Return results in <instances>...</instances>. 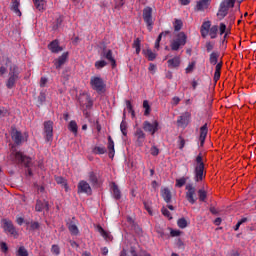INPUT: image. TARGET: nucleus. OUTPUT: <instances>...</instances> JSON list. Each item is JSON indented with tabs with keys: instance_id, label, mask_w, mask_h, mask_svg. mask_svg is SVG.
I'll list each match as a JSON object with an SVG mask.
<instances>
[{
	"instance_id": "obj_43",
	"label": "nucleus",
	"mask_w": 256,
	"mask_h": 256,
	"mask_svg": "<svg viewBox=\"0 0 256 256\" xmlns=\"http://www.w3.org/2000/svg\"><path fill=\"white\" fill-rule=\"evenodd\" d=\"M17 256H29V252L23 246H21L17 251Z\"/></svg>"
},
{
	"instance_id": "obj_7",
	"label": "nucleus",
	"mask_w": 256,
	"mask_h": 256,
	"mask_svg": "<svg viewBox=\"0 0 256 256\" xmlns=\"http://www.w3.org/2000/svg\"><path fill=\"white\" fill-rule=\"evenodd\" d=\"M143 129H144V131H146V133L155 135V133H157V131H159V122H157V120H155L153 123H151L149 121H145L143 123Z\"/></svg>"
},
{
	"instance_id": "obj_31",
	"label": "nucleus",
	"mask_w": 256,
	"mask_h": 256,
	"mask_svg": "<svg viewBox=\"0 0 256 256\" xmlns=\"http://www.w3.org/2000/svg\"><path fill=\"white\" fill-rule=\"evenodd\" d=\"M112 194L115 199H121V190L115 183L112 184Z\"/></svg>"
},
{
	"instance_id": "obj_59",
	"label": "nucleus",
	"mask_w": 256,
	"mask_h": 256,
	"mask_svg": "<svg viewBox=\"0 0 256 256\" xmlns=\"http://www.w3.org/2000/svg\"><path fill=\"white\" fill-rule=\"evenodd\" d=\"M144 207L146 211L149 213V215H153V211L151 210V206H149L147 203H144Z\"/></svg>"
},
{
	"instance_id": "obj_42",
	"label": "nucleus",
	"mask_w": 256,
	"mask_h": 256,
	"mask_svg": "<svg viewBox=\"0 0 256 256\" xmlns=\"http://www.w3.org/2000/svg\"><path fill=\"white\" fill-rule=\"evenodd\" d=\"M126 109L129 113H131L132 117H135V110H133V105L129 100L126 101Z\"/></svg>"
},
{
	"instance_id": "obj_5",
	"label": "nucleus",
	"mask_w": 256,
	"mask_h": 256,
	"mask_svg": "<svg viewBox=\"0 0 256 256\" xmlns=\"http://www.w3.org/2000/svg\"><path fill=\"white\" fill-rule=\"evenodd\" d=\"M143 19L147 25L148 31H153V9L151 7L144 8Z\"/></svg>"
},
{
	"instance_id": "obj_58",
	"label": "nucleus",
	"mask_w": 256,
	"mask_h": 256,
	"mask_svg": "<svg viewBox=\"0 0 256 256\" xmlns=\"http://www.w3.org/2000/svg\"><path fill=\"white\" fill-rule=\"evenodd\" d=\"M45 85H47V78L42 77L40 80V87H45Z\"/></svg>"
},
{
	"instance_id": "obj_20",
	"label": "nucleus",
	"mask_w": 256,
	"mask_h": 256,
	"mask_svg": "<svg viewBox=\"0 0 256 256\" xmlns=\"http://www.w3.org/2000/svg\"><path fill=\"white\" fill-rule=\"evenodd\" d=\"M35 209L38 212H41L43 210L49 211V202H47L45 200H43V201L37 200Z\"/></svg>"
},
{
	"instance_id": "obj_37",
	"label": "nucleus",
	"mask_w": 256,
	"mask_h": 256,
	"mask_svg": "<svg viewBox=\"0 0 256 256\" xmlns=\"http://www.w3.org/2000/svg\"><path fill=\"white\" fill-rule=\"evenodd\" d=\"M133 48L135 49L137 55L141 53V40H139V38L134 40Z\"/></svg>"
},
{
	"instance_id": "obj_61",
	"label": "nucleus",
	"mask_w": 256,
	"mask_h": 256,
	"mask_svg": "<svg viewBox=\"0 0 256 256\" xmlns=\"http://www.w3.org/2000/svg\"><path fill=\"white\" fill-rule=\"evenodd\" d=\"M180 101H181V99L177 96L172 99L173 105H179Z\"/></svg>"
},
{
	"instance_id": "obj_33",
	"label": "nucleus",
	"mask_w": 256,
	"mask_h": 256,
	"mask_svg": "<svg viewBox=\"0 0 256 256\" xmlns=\"http://www.w3.org/2000/svg\"><path fill=\"white\" fill-rule=\"evenodd\" d=\"M93 153H95L96 155H105V153H107V149L105 148V146H96L93 149Z\"/></svg>"
},
{
	"instance_id": "obj_60",
	"label": "nucleus",
	"mask_w": 256,
	"mask_h": 256,
	"mask_svg": "<svg viewBox=\"0 0 256 256\" xmlns=\"http://www.w3.org/2000/svg\"><path fill=\"white\" fill-rule=\"evenodd\" d=\"M218 79H221V72H214V81L217 82Z\"/></svg>"
},
{
	"instance_id": "obj_53",
	"label": "nucleus",
	"mask_w": 256,
	"mask_h": 256,
	"mask_svg": "<svg viewBox=\"0 0 256 256\" xmlns=\"http://www.w3.org/2000/svg\"><path fill=\"white\" fill-rule=\"evenodd\" d=\"M150 153H151V155H153L154 157H157V155H159V148L153 146V147L150 149Z\"/></svg>"
},
{
	"instance_id": "obj_22",
	"label": "nucleus",
	"mask_w": 256,
	"mask_h": 256,
	"mask_svg": "<svg viewBox=\"0 0 256 256\" xmlns=\"http://www.w3.org/2000/svg\"><path fill=\"white\" fill-rule=\"evenodd\" d=\"M108 151L110 159H113L115 157V142L111 136L108 137Z\"/></svg>"
},
{
	"instance_id": "obj_26",
	"label": "nucleus",
	"mask_w": 256,
	"mask_h": 256,
	"mask_svg": "<svg viewBox=\"0 0 256 256\" xmlns=\"http://www.w3.org/2000/svg\"><path fill=\"white\" fill-rule=\"evenodd\" d=\"M19 5V0H12L11 11H13L18 17H21V10H19Z\"/></svg>"
},
{
	"instance_id": "obj_15",
	"label": "nucleus",
	"mask_w": 256,
	"mask_h": 256,
	"mask_svg": "<svg viewBox=\"0 0 256 256\" xmlns=\"http://www.w3.org/2000/svg\"><path fill=\"white\" fill-rule=\"evenodd\" d=\"M44 131L46 133V141H51L53 139V122H45Z\"/></svg>"
},
{
	"instance_id": "obj_55",
	"label": "nucleus",
	"mask_w": 256,
	"mask_h": 256,
	"mask_svg": "<svg viewBox=\"0 0 256 256\" xmlns=\"http://www.w3.org/2000/svg\"><path fill=\"white\" fill-rule=\"evenodd\" d=\"M170 235H171V237H179V235H181V231H179V230H171L170 231Z\"/></svg>"
},
{
	"instance_id": "obj_6",
	"label": "nucleus",
	"mask_w": 256,
	"mask_h": 256,
	"mask_svg": "<svg viewBox=\"0 0 256 256\" xmlns=\"http://www.w3.org/2000/svg\"><path fill=\"white\" fill-rule=\"evenodd\" d=\"M90 85L94 91H102L105 89V82H103V78L99 76H92L90 79Z\"/></svg>"
},
{
	"instance_id": "obj_3",
	"label": "nucleus",
	"mask_w": 256,
	"mask_h": 256,
	"mask_svg": "<svg viewBox=\"0 0 256 256\" xmlns=\"http://www.w3.org/2000/svg\"><path fill=\"white\" fill-rule=\"evenodd\" d=\"M235 0H224L220 3L219 10L217 12V18L219 21H223L225 17H227V14L229 13V9L231 7H234Z\"/></svg>"
},
{
	"instance_id": "obj_63",
	"label": "nucleus",
	"mask_w": 256,
	"mask_h": 256,
	"mask_svg": "<svg viewBox=\"0 0 256 256\" xmlns=\"http://www.w3.org/2000/svg\"><path fill=\"white\" fill-rule=\"evenodd\" d=\"M31 229H39V223L38 222H34L31 224Z\"/></svg>"
},
{
	"instance_id": "obj_17",
	"label": "nucleus",
	"mask_w": 256,
	"mask_h": 256,
	"mask_svg": "<svg viewBox=\"0 0 256 256\" xmlns=\"http://www.w3.org/2000/svg\"><path fill=\"white\" fill-rule=\"evenodd\" d=\"M100 57L102 59H107L108 61H110V63H112V66L115 67V58H113V51L109 50V49H103V51L100 53Z\"/></svg>"
},
{
	"instance_id": "obj_47",
	"label": "nucleus",
	"mask_w": 256,
	"mask_h": 256,
	"mask_svg": "<svg viewBox=\"0 0 256 256\" xmlns=\"http://www.w3.org/2000/svg\"><path fill=\"white\" fill-rule=\"evenodd\" d=\"M185 183H187V178L182 177L180 179L176 180V187H183V185H185Z\"/></svg>"
},
{
	"instance_id": "obj_34",
	"label": "nucleus",
	"mask_w": 256,
	"mask_h": 256,
	"mask_svg": "<svg viewBox=\"0 0 256 256\" xmlns=\"http://www.w3.org/2000/svg\"><path fill=\"white\" fill-rule=\"evenodd\" d=\"M68 129L69 131H71V133H74V135H77V131H78L77 122H75L74 120L70 121L68 125Z\"/></svg>"
},
{
	"instance_id": "obj_50",
	"label": "nucleus",
	"mask_w": 256,
	"mask_h": 256,
	"mask_svg": "<svg viewBox=\"0 0 256 256\" xmlns=\"http://www.w3.org/2000/svg\"><path fill=\"white\" fill-rule=\"evenodd\" d=\"M198 195L200 201H205V199H207V192H205V190H199Z\"/></svg>"
},
{
	"instance_id": "obj_32",
	"label": "nucleus",
	"mask_w": 256,
	"mask_h": 256,
	"mask_svg": "<svg viewBox=\"0 0 256 256\" xmlns=\"http://www.w3.org/2000/svg\"><path fill=\"white\" fill-rule=\"evenodd\" d=\"M219 33L220 35H224V39H227V36L229 35V30H227V25H225V23H220Z\"/></svg>"
},
{
	"instance_id": "obj_54",
	"label": "nucleus",
	"mask_w": 256,
	"mask_h": 256,
	"mask_svg": "<svg viewBox=\"0 0 256 256\" xmlns=\"http://www.w3.org/2000/svg\"><path fill=\"white\" fill-rule=\"evenodd\" d=\"M162 214L164 215V217H167L168 219H172L171 212H169L167 208H162Z\"/></svg>"
},
{
	"instance_id": "obj_24",
	"label": "nucleus",
	"mask_w": 256,
	"mask_h": 256,
	"mask_svg": "<svg viewBox=\"0 0 256 256\" xmlns=\"http://www.w3.org/2000/svg\"><path fill=\"white\" fill-rule=\"evenodd\" d=\"M97 231H98V233H100V235H101L106 241H112V240H113V236H111V233L105 231V229H103V227L97 226Z\"/></svg>"
},
{
	"instance_id": "obj_27",
	"label": "nucleus",
	"mask_w": 256,
	"mask_h": 256,
	"mask_svg": "<svg viewBox=\"0 0 256 256\" xmlns=\"http://www.w3.org/2000/svg\"><path fill=\"white\" fill-rule=\"evenodd\" d=\"M161 195L166 203H171V191L168 188H162Z\"/></svg>"
},
{
	"instance_id": "obj_62",
	"label": "nucleus",
	"mask_w": 256,
	"mask_h": 256,
	"mask_svg": "<svg viewBox=\"0 0 256 256\" xmlns=\"http://www.w3.org/2000/svg\"><path fill=\"white\" fill-rule=\"evenodd\" d=\"M39 101L41 103H45V93H41L40 96H39Z\"/></svg>"
},
{
	"instance_id": "obj_1",
	"label": "nucleus",
	"mask_w": 256,
	"mask_h": 256,
	"mask_svg": "<svg viewBox=\"0 0 256 256\" xmlns=\"http://www.w3.org/2000/svg\"><path fill=\"white\" fill-rule=\"evenodd\" d=\"M185 45H187V34L179 32L170 42V49L172 51H179Z\"/></svg>"
},
{
	"instance_id": "obj_49",
	"label": "nucleus",
	"mask_w": 256,
	"mask_h": 256,
	"mask_svg": "<svg viewBox=\"0 0 256 256\" xmlns=\"http://www.w3.org/2000/svg\"><path fill=\"white\" fill-rule=\"evenodd\" d=\"M194 69H195V62H190L186 67L185 71L186 73H193Z\"/></svg>"
},
{
	"instance_id": "obj_56",
	"label": "nucleus",
	"mask_w": 256,
	"mask_h": 256,
	"mask_svg": "<svg viewBox=\"0 0 256 256\" xmlns=\"http://www.w3.org/2000/svg\"><path fill=\"white\" fill-rule=\"evenodd\" d=\"M148 70L154 74L155 71H157V66L155 64H150Z\"/></svg>"
},
{
	"instance_id": "obj_23",
	"label": "nucleus",
	"mask_w": 256,
	"mask_h": 256,
	"mask_svg": "<svg viewBox=\"0 0 256 256\" xmlns=\"http://www.w3.org/2000/svg\"><path fill=\"white\" fill-rule=\"evenodd\" d=\"M48 49L51 50L52 53H60V51H63V48L59 46V41L54 40L48 45Z\"/></svg>"
},
{
	"instance_id": "obj_30",
	"label": "nucleus",
	"mask_w": 256,
	"mask_h": 256,
	"mask_svg": "<svg viewBox=\"0 0 256 256\" xmlns=\"http://www.w3.org/2000/svg\"><path fill=\"white\" fill-rule=\"evenodd\" d=\"M218 32H219V26L214 25V26L210 27V30L208 31V35H210L211 39H216Z\"/></svg>"
},
{
	"instance_id": "obj_19",
	"label": "nucleus",
	"mask_w": 256,
	"mask_h": 256,
	"mask_svg": "<svg viewBox=\"0 0 256 256\" xmlns=\"http://www.w3.org/2000/svg\"><path fill=\"white\" fill-rule=\"evenodd\" d=\"M181 65V56H175L168 60V67L170 69H177Z\"/></svg>"
},
{
	"instance_id": "obj_45",
	"label": "nucleus",
	"mask_w": 256,
	"mask_h": 256,
	"mask_svg": "<svg viewBox=\"0 0 256 256\" xmlns=\"http://www.w3.org/2000/svg\"><path fill=\"white\" fill-rule=\"evenodd\" d=\"M177 225L180 229H185V227H187V220L185 218H180L177 221Z\"/></svg>"
},
{
	"instance_id": "obj_18",
	"label": "nucleus",
	"mask_w": 256,
	"mask_h": 256,
	"mask_svg": "<svg viewBox=\"0 0 256 256\" xmlns=\"http://www.w3.org/2000/svg\"><path fill=\"white\" fill-rule=\"evenodd\" d=\"M209 5H211V0H198L196 9L197 11H205V9H209Z\"/></svg>"
},
{
	"instance_id": "obj_57",
	"label": "nucleus",
	"mask_w": 256,
	"mask_h": 256,
	"mask_svg": "<svg viewBox=\"0 0 256 256\" xmlns=\"http://www.w3.org/2000/svg\"><path fill=\"white\" fill-rule=\"evenodd\" d=\"M0 247H1V249H2V251H3L4 253H7L8 249H9V248L7 247V243L2 242L1 245H0Z\"/></svg>"
},
{
	"instance_id": "obj_10",
	"label": "nucleus",
	"mask_w": 256,
	"mask_h": 256,
	"mask_svg": "<svg viewBox=\"0 0 256 256\" xmlns=\"http://www.w3.org/2000/svg\"><path fill=\"white\" fill-rule=\"evenodd\" d=\"M3 229L6 233H9L10 235H13L14 237H17V230H15V227L13 226V222L9 220H3Z\"/></svg>"
},
{
	"instance_id": "obj_52",
	"label": "nucleus",
	"mask_w": 256,
	"mask_h": 256,
	"mask_svg": "<svg viewBox=\"0 0 256 256\" xmlns=\"http://www.w3.org/2000/svg\"><path fill=\"white\" fill-rule=\"evenodd\" d=\"M214 47H215V43H213V42L206 43V50L208 51V53H211V51H213Z\"/></svg>"
},
{
	"instance_id": "obj_14",
	"label": "nucleus",
	"mask_w": 256,
	"mask_h": 256,
	"mask_svg": "<svg viewBox=\"0 0 256 256\" xmlns=\"http://www.w3.org/2000/svg\"><path fill=\"white\" fill-rule=\"evenodd\" d=\"M91 186L87 181L82 180L78 183V193H86L87 195H91Z\"/></svg>"
},
{
	"instance_id": "obj_13",
	"label": "nucleus",
	"mask_w": 256,
	"mask_h": 256,
	"mask_svg": "<svg viewBox=\"0 0 256 256\" xmlns=\"http://www.w3.org/2000/svg\"><path fill=\"white\" fill-rule=\"evenodd\" d=\"M13 155H14L16 161H18V163H24V165H26L27 167H29V165H31V158L23 155V153L14 152Z\"/></svg>"
},
{
	"instance_id": "obj_48",
	"label": "nucleus",
	"mask_w": 256,
	"mask_h": 256,
	"mask_svg": "<svg viewBox=\"0 0 256 256\" xmlns=\"http://www.w3.org/2000/svg\"><path fill=\"white\" fill-rule=\"evenodd\" d=\"M51 253H53V255H59L61 253V249L59 248L58 245H52L51 247Z\"/></svg>"
},
{
	"instance_id": "obj_8",
	"label": "nucleus",
	"mask_w": 256,
	"mask_h": 256,
	"mask_svg": "<svg viewBox=\"0 0 256 256\" xmlns=\"http://www.w3.org/2000/svg\"><path fill=\"white\" fill-rule=\"evenodd\" d=\"M11 137L13 139V141L16 143V145H21V143H23V141H27V134H21V132H19V130L13 128L12 132H11Z\"/></svg>"
},
{
	"instance_id": "obj_38",
	"label": "nucleus",
	"mask_w": 256,
	"mask_h": 256,
	"mask_svg": "<svg viewBox=\"0 0 256 256\" xmlns=\"http://www.w3.org/2000/svg\"><path fill=\"white\" fill-rule=\"evenodd\" d=\"M144 54L149 59V61H154V59L157 57V54H155L151 49L145 50Z\"/></svg>"
},
{
	"instance_id": "obj_4",
	"label": "nucleus",
	"mask_w": 256,
	"mask_h": 256,
	"mask_svg": "<svg viewBox=\"0 0 256 256\" xmlns=\"http://www.w3.org/2000/svg\"><path fill=\"white\" fill-rule=\"evenodd\" d=\"M21 71H19V67L16 65L10 66V72L8 74V79L6 81V87L8 89H13L15 87V83L19 81V74Z\"/></svg>"
},
{
	"instance_id": "obj_25",
	"label": "nucleus",
	"mask_w": 256,
	"mask_h": 256,
	"mask_svg": "<svg viewBox=\"0 0 256 256\" xmlns=\"http://www.w3.org/2000/svg\"><path fill=\"white\" fill-rule=\"evenodd\" d=\"M208 128H207V124H204L201 128H200V142L201 145H203L205 143V139L207 138V133H208Z\"/></svg>"
},
{
	"instance_id": "obj_35",
	"label": "nucleus",
	"mask_w": 256,
	"mask_h": 256,
	"mask_svg": "<svg viewBox=\"0 0 256 256\" xmlns=\"http://www.w3.org/2000/svg\"><path fill=\"white\" fill-rule=\"evenodd\" d=\"M33 1L38 11H43V9H45V0H33Z\"/></svg>"
},
{
	"instance_id": "obj_46",
	"label": "nucleus",
	"mask_w": 256,
	"mask_h": 256,
	"mask_svg": "<svg viewBox=\"0 0 256 256\" xmlns=\"http://www.w3.org/2000/svg\"><path fill=\"white\" fill-rule=\"evenodd\" d=\"M182 27H183V22L181 20H175L174 22L175 31H181Z\"/></svg>"
},
{
	"instance_id": "obj_21",
	"label": "nucleus",
	"mask_w": 256,
	"mask_h": 256,
	"mask_svg": "<svg viewBox=\"0 0 256 256\" xmlns=\"http://www.w3.org/2000/svg\"><path fill=\"white\" fill-rule=\"evenodd\" d=\"M211 29V21H206L202 24L201 26V30H200V33H201V36L202 37H207V35H209V30Z\"/></svg>"
},
{
	"instance_id": "obj_29",
	"label": "nucleus",
	"mask_w": 256,
	"mask_h": 256,
	"mask_svg": "<svg viewBox=\"0 0 256 256\" xmlns=\"http://www.w3.org/2000/svg\"><path fill=\"white\" fill-rule=\"evenodd\" d=\"M126 113H123V120L120 124V131L124 137H127V122L125 121Z\"/></svg>"
},
{
	"instance_id": "obj_36",
	"label": "nucleus",
	"mask_w": 256,
	"mask_h": 256,
	"mask_svg": "<svg viewBox=\"0 0 256 256\" xmlns=\"http://www.w3.org/2000/svg\"><path fill=\"white\" fill-rule=\"evenodd\" d=\"M218 59H219V53L212 52L210 54V63H211V65H217Z\"/></svg>"
},
{
	"instance_id": "obj_9",
	"label": "nucleus",
	"mask_w": 256,
	"mask_h": 256,
	"mask_svg": "<svg viewBox=\"0 0 256 256\" xmlns=\"http://www.w3.org/2000/svg\"><path fill=\"white\" fill-rule=\"evenodd\" d=\"M191 123V113L184 112L177 120L179 127H187Z\"/></svg>"
},
{
	"instance_id": "obj_39",
	"label": "nucleus",
	"mask_w": 256,
	"mask_h": 256,
	"mask_svg": "<svg viewBox=\"0 0 256 256\" xmlns=\"http://www.w3.org/2000/svg\"><path fill=\"white\" fill-rule=\"evenodd\" d=\"M7 67H10V68L13 67L9 59L6 60V66L0 67V76L5 75V73H7Z\"/></svg>"
},
{
	"instance_id": "obj_41",
	"label": "nucleus",
	"mask_w": 256,
	"mask_h": 256,
	"mask_svg": "<svg viewBox=\"0 0 256 256\" xmlns=\"http://www.w3.org/2000/svg\"><path fill=\"white\" fill-rule=\"evenodd\" d=\"M143 107L145 109L144 115H146V116L149 115L151 113V106L149 105V101L144 100L143 101Z\"/></svg>"
},
{
	"instance_id": "obj_51",
	"label": "nucleus",
	"mask_w": 256,
	"mask_h": 256,
	"mask_svg": "<svg viewBox=\"0 0 256 256\" xmlns=\"http://www.w3.org/2000/svg\"><path fill=\"white\" fill-rule=\"evenodd\" d=\"M89 181H90V183H93V184L97 183V175H95V173L91 172L89 174Z\"/></svg>"
},
{
	"instance_id": "obj_64",
	"label": "nucleus",
	"mask_w": 256,
	"mask_h": 256,
	"mask_svg": "<svg viewBox=\"0 0 256 256\" xmlns=\"http://www.w3.org/2000/svg\"><path fill=\"white\" fill-rule=\"evenodd\" d=\"M221 63L216 64L215 71L221 73Z\"/></svg>"
},
{
	"instance_id": "obj_16",
	"label": "nucleus",
	"mask_w": 256,
	"mask_h": 256,
	"mask_svg": "<svg viewBox=\"0 0 256 256\" xmlns=\"http://www.w3.org/2000/svg\"><path fill=\"white\" fill-rule=\"evenodd\" d=\"M134 137L136 139L137 145H139V147H142L143 143H145V132H143L141 128H138L134 133Z\"/></svg>"
},
{
	"instance_id": "obj_12",
	"label": "nucleus",
	"mask_w": 256,
	"mask_h": 256,
	"mask_svg": "<svg viewBox=\"0 0 256 256\" xmlns=\"http://www.w3.org/2000/svg\"><path fill=\"white\" fill-rule=\"evenodd\" d=\"M186 199L187 201H189V203H191L192 205H194L195 203V187H193L192 184H188L186 186Z\"/></svg>"
},
{
	"instance_id": "obj_44",
	"label": "nucleus",
	"mask_w": 256,
	"mask_h": 256,
	"mask_svg": "<svg viewBox=\"0 0 256 256\" xmlns=\"http://www.w3.org/2000/svg\"><path fill=\"white\" fill-rule=\"evenodd\" d=\"M95 67L97 69H103V67H107V61L105 60H98L95 62Z\"/></svg>"
},
{
	"instance_id": "obj_40",
	"label": "nucleus",
	"mask_w": 256,
	"mask_h": 256,
	"mask_svg": "<svg viewBox=\"0 0 256 256\" xmlns=\"http://www.w3.org/2000/svg\"><path fill=\"white\" fill-rule=\"evenodd\" d=\"M56 183H58V185H63V187H65L66 191H67V180H65L63 177L61 176H57L55 178Z\"/></svg>"
},
{
	"instance_id": "obj_28",
	"label": "nucleus",
	"mask_w": 256,
	"mask_h": 256,
	"mask_svg": "<svg viewBox=\"0 0 256 256\" xmlns=\"http://www.w3.org/2000/svg\"><path fill=\"white\" fill-rule=\"evenodd\" d=\"M68 230L71 235H79V227H77V224H75V222L68 223Z\"/></svg>"
},
{
	"instance_id": "obj_2",
	"label": "nucleus",
	"mask_w": 256,
	"mask_h": 256,
	"mask_svg": "<svg viewBox=\"0 0 256 256\" xmlns=\"http://www.w3.org/2000/svg\"><path fill=\"white\" fill-rule=\"evenodd\" d=\"M205 173V164L203 163V156L199 154L196 157V165H195V170H194V179L197 183L199 181H203V177Z\"/></svg>"
},
{
	"instance_id": "obj_11",
	"label": "nucleus",
	"mask_w": 256,
	"mask_h": 256,
	"mask_svg": "<svg viewBox=\"0 0 256 256\" xmlns=\"http://www.w3.org/2000/svg\"><path fill=\"white\" fill-rule=\"evenodd\" d=\"M67 59H69V52H64L59 58L53 61L56 69H61L65 63H67Z\"/></svg>"
}]
</instances>
